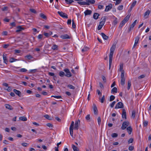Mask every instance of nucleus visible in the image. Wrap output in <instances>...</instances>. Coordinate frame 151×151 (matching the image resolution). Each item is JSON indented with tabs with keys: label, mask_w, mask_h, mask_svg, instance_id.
Instances as JSON below:
<instances>
[{
	"label": "nucleus",
	"mask_w": 151,
	"mask_h": 151,
	"mask_svg": "<svg viewBox=\"0 0 151 151\" xmlns=\"http://www.w3.org/2000/svg\"><path fill=\"white\" fill-rule=\"evenodd\" d=\"M117 136H118V134L116 133H112L111 134V136L113 137H114H114H117Z\"/></svg>",
	"instance_id": "09e8293b"
},
{
	"label": "nucleus",
	"mask_w": 151,
	"mask_h": 151,
	"mask_svg": "<svg viewBox=\"0 0 151 151\" xmlns=\"http://www.w3.org/2000/svg\"><path fill=\"white\" fill-rule=\"evenodd\" d=\"M121 80L120 83L122 86H124L125 84V78L124 77V74L122 72L121 75Z\"/></svg>",
	"instance_id": "20e7f679"
},
{
	"label": "nucleus",
	"mask_w": 151,
	"mask_h": 151,
	"mask_svg": "<svg viewBox=\"0 0 151 151\" xmlns=\"http://www.w3.org/2000/svg\"><path fill=\"white\" fill-rule=\"evenodd\" d=\"M101 96H100L99 97V99L100 100V102L101 103H103L105 100V96L103 95L101 98Z\"/></svg>",
	"instance_id": "c756f323"
},
{
	"label": "nucleus",
	"mask_w": 151,
	"mask_h": 151,
	"mask_svg": "<svg viewBox=\"0 0 151 151\" xmlns=\"http://www.w3.org/2000/svg\"><path fill=\"white\" fill-rule=\"evenodd\" d=\"M86 120H90V114L87 115L86 117Z\"/></svg>",
	"instance_id": "69168bd1"
},
{
	"label": "nucleus",
	"mask_w": 151,
	"mask_h": 151,
	"mask_svg": "<svg viewBox=\"0 0 151 151\" xmlns=\"http://www.w3.org/2000/svg\"><path fill=\"white\" fill-rule=\"evenodd\" d=\"M102 78L103 80V82L104 83H106V79L105 77L104 76H102Z\"/></svg>",
	"instance_id": "680f3d73"
},
{
	"label": "nucleus",
	"mask_w": 151,
	"mask_h": 151,
	"mask_svg": "<svg viewBox=\"0 0 151 151\" xmlns=\"http://www.w3.org/2000/svg\"><path fill=\"white\" fill-rule=\"evenodd\" d=\"M80 120L78 119L75 121L74 129H75L77 130L79 128V127L80 124Z\"/></svg>",
	"instance_id": "6e6552de"
},
{
	"label": "nucleus",
	"mask_w": 151,
	"mask_h": 151,
	"mask_svg": "<svg viewBox=\"0 0 151 151\" xmlns=\"http://www.w3.org/2000/svg\"><path fill=\"white\" fill-rule=\"evenodd\" d=\"M139 39V37L138 36H137L135 39V42L133 46V47H134L137 45L138 44Z\"/></svg>",
	"instance_id": "f3484780"
},
{
	"label": "nucleus",
	"mask_w": 151,
	"mask_h": 151,
	"mask_svg": "<svg viewBox=\"0 0 151 151\" xmlns=\"http://www.w3.org/2000/svg\"><path fill=\"white\" fill-rule=\"evenodd\" d=\"M73 128H70V134L72 137L73 136Z\"/></svg>",
	"instance_id": "2f4dec72"
},
{
	"label": "nucleus",
	"mask_w": 151,
	"mask_h": 151,
	"mask_svg": "<svg viewBox=\"0 0 151 151\" xmlns=\"http://www.w3.org/2000/svg\"><path fill=\"white\" fill-rule=\"evenodd\" d=\"M3 59L4 60V62L6 64H7L8 62L7 59L6 58V54L4 53L3 55Z\"/></svg>",
	"instance_id": "2eb2a0df"
},
{
	"label": "nucleus",
	"mask_w": 151,
	"mask_h": 151,
	"mask_svg": "<svg viewBox=\"0 0 151 151\" xmlns=\"http://www.w3.org/2000/svg\"><path fill=\"white\" fill-rule=\"evenodd\" d=\"M134 149V147L132 146H130L129 147V150H132Z\"/></svg>",
	"instance_id": "338daca9"
},
{
	"label": "nucleus",
	"mask_w": 151,
	"mask_h": 151,
	"mask_svg": "<svg viewBox=\"0 0 151 151\" xmlns=\"http://www.w3.org/2000/svg\"><path fill=\"white\" fill-rule=\"evenodd\" d=\"M99 86H100V87L101 88L104 89V86L101 82H100L99 83Z\"/></svg>",
	"instance_id": "052dcab7"
},
{
	"label": "nucleus",
	"mask_w": 151,
	"mask_h": 151,
	"mask_svg": "<svg viewBox=\"0 0 151 151\" xmlns=\"http://www.w3.org/2000/svg\"><path fill=\"white\" fill-rule=\"evenodd\" d=\"M5 106L6 108L7 109H9L11 110H13V108L9 104H5Z\"/></svg>",
	"instance_id": "412c9836"
},
{
	"label": "nucleus",
	"mask_w": 151,
	"mask_h": 151,
	"mask_svg": "<svg viewBox=\"0 0 151 151\" xmlns=\"http://www.w3.org/2000/svg\"><path fill=\"white\" fill-rule=\"evenodd\" d=\"M80 5H89L88 3H87L86 1H78L77 2Z\"/></svg>",
	"instance_id": "393cba45"
},
{
	"label": "nucleus",
	"mask_w": 151,
	"mask_h": 151,
	"mask_svg": "<svg viewBox=\"0 0 151 151\" xmlns=\"http://www.w3.org/2000/svg\"><path fill=\"white\" fill-rule=\"evenodd\" d=\"M46 125L50 128H52L53 127V125L52 124L50 123H47L46 124Z\"/></svg>",
	"instance_id": "a18cd8bd"
},
{
	"label": "nucleus",
	"mask_w": 151,
	"mask_h": 151,
	"mask_svg": "<svg viewBox=\"0 0 151 151\" xmlns=\"http://www.w3.org/2000/svg\"><path fill=\"white\" fill-rule=\"evenodd\" d=\"M134 141L133 138H130L128 141V142L129 144L132 143Z\"/></svg>",
	"instance_id": "37998d69"
},
{
	"label": "nucleus",
	"mask_w": 151,
	"mask_h": 151,
	"mask_svg": "<svg viewBox=\"0 0 151 151\" xmlns=\"http://www.w3.org/2000/svg\"><path fill=\"white\" fill-rule=\"evenodd\" d=\"M67 87L70 89H74L75 88L74 86L71 84L68 85L67 86Z\"/></svg>",
	"instance_id": "e433bc0d"
},
{
	"label": "nucleus",
	"mask_w": 151,
	"mask_h": 151,
	"mask_svg": "<svg viewBox=\"0 0 151 151\" xmlns=\"http://www.w3.org/2000/svg\"><path fill=\"white\" fill-rule=\"evenodd\" d=\"M40 17L42 19H43L45 20H46L47 19V17L43 13H40Z\"/></svg>",
	"instance_id": "a878e982"
},
{
	"label": "nucleus",
	"mask_w": 151,
	"mask_h": 151,
	"mask_svg": "<svg viewBox=\"0 0 151 151\" xmlns=\"http://www.w3.org/2000/svg\"><path fill=\"white\" fill-rule=\"evenodd\" d=\"M123 5H121L119 6L117 8V9L118 10H121L123 9Z\"/></svg>",
	"instance_id": "49530a36"
},
{
	"label": "nucleus",
	"mask_w": 151,
	"mask_h": 151,
	"mask_svg": "<svg viewBox=\"0 0 151 151\" xmlns=\"http://www.w3.org/2000/svg\"><path fill=\"white\" fill-rule=\"evenodd\" d=\"M19 119L22 121H26L27 120V118L24 116H20L19 117Z\"/></svg>",
	"instance_id": "cd10ccee"
},
{
	"label": "nucleus",
	"mask_w": 151,
	"mask_h": 151,
	"mask_svg": "<svg viewBox=\"0 0 151 151\" xmlns=\"http://www.w3.org/2000/svg\"><path fill=\"white\" fill-rule=\"evenodd\" d=\"M17 60V59L14 58H11L10 59V62L11 63H12Z\"/></svg>",
	"instance_id": "a19ab883"
},
{
	"label": "nucleus",
	"mask_w": 151,
	"mask_h": 151,
	"mask_svg": "<svg viewBox=\"0 0 151 151\" xmlns=\"http://www.w3.org/2000/svg\"><path fill=\"white\" fill-rule=\"evenodd\" d=\"M150 11V10H148L145 13L144 15V17L146 19L148 17L149 15Z\"/></svg>",
	"instance_id": "4468645a"
},
{
	"label": "nucleus",
	"mask_w": 151,
	"mask_h": 151,
	"mask_svg": "<svg viewBox=\"0 0 151 151\" xmlns=\"http://www.w3.org/2000/svg\"><path fill=\"white\" fill-rule=\"evenodd\" d=\"M123 63H121L120 65V68H119V71H121V73L122 72L124 74V71L123 70Z\"/></svg>",
	"instance_id": "dca6fc26"
},
{
	"label": "nucleus",
	"mask_w": 151,
	"mask_h": 151,
	"mask_svg": "<svg viewBox=\"0 0 151 151\" xmlns=\"http://www.w3.org/2000/svg\"><path fill=\"white\" fill-rule=\"evenodd\" d=\"M72 147L74 151H79L78 148L74 145H72Z\"/></svg>",
	"instance_id": "c85d7f7f"
},
{
	"label": "nucleus",
	"mask_w": 151,
	"mask_h": 151,
	"mask_svg": "<svg viewBox=\"0 0 151 151\" xmlns=\"http://www.w3.org/2000/svg\"><path fill=\"white\" fill-rule=\"evenodd\" d=\"M26 58H27L28 59L30 60L32 58V57L31 55H27L25 56Z\"/></svg>",
	"instance_id": "0e129e2a"
},
{
	"label": "nucleus",
	"mask_w": 151,
	"mask_h": 151,
	"mask_svg": "<svg viewBox=\"0 0 151 151\" xmlns=\"http://www.w3.org/2000/svg\"><path fill=\"white\" fill-rule=\"evenodd\" d=\"M122 117L123 119H127V114L126 110L124 109H122Z\"/></svg>",
	"instance_id": "9d476101"
},
{
	"label": "nucleus",
	"mask_w": 151,
	"mask_h": 151,
	"mask_svg": "<svg viewBox=\"0 0 151 151\" xmlns=\"http://www.w3.org/2000/svg\"><path fill=\"white\" fill-rule=\"evenodd\" d=\"M84 13L85 16L91 15L92 13V11L87 9L84 12Z\"/></svg>",
	"instance_id": "aec40b11"
},
{
	"label": "nucleus",
	"mask_w": 151,
	"mask_h": 151,
	"mask_svg": "<svg viewBox=\"0 0 151 151\" xmlns=\"http://www.w3.org/2000/svg\"><path fill=\"white\" fill-rule=\"evenodd\" d=\"M106 16H104L101 18V21L100 22L98 27V30H100L104 24L106 20Z\"/></svg>",
	"instance_id": "f03ea898"
},
{
	"label": "nucleus",
	"mask_w": 151,
	"mask_h": 151,
	"mask_svg": "<svg viewBox=\"0 0 151 151\" xmlns=\"http://www.w3.org/2000/svg\"><path fill=\"white\" fill-rule=\"evenodd\" d=\"M112 7V5L111 4H110L108 6H106L105 11L107 12L110 10Z\"/></svg>",
	"instance_id": "9b49d317"
},
{
	"label": "nucleus",
	"mask_w": 151,
	"mask_h": 151,
	"mask_svg": "<svg viewBox=\"0 0 151 151\" xmlns=\"http://www.w3.org/2000/svg\"><path fill=\"white\" fill-rule=\"evenodd\" d=\"M8 7L7 6H4L1 8V10L3 11H7L8 10Z\"/></svg>",
	"instance_id": "3c124183"
},
{
	"label": "nucleus",
	"mask_w": 151,
	"mask_h": 151,
	"mask_svg": "<svg viewBox=\"0 0 151 151\" xmlns=\"http://www.w3.org/2000/svg\"><path fill=\"white\" fill-rule=\"evenodd\" d=\"M135 112L133 110L132 112V117L134 118L135 117Z\"/></svg>",
	"instance_id": "4d7b16f0"
},
{
	"label": "nucleus",
	"mask_w": 151,
	"mask_h": 151,
	"mask_svg": "<svg viewBox=\"0 0 151 151\" xmlns=\"http://www.w3.org/2000/svg\"><path fill=\"white\" fill-rule=\"evenodd\" d=\"M20 71L22 72H26L27 70L25 68H23L20 69Z\"/></svg>",
	"instance_id": "13d9d810"
},
{
	"label": "nucleus",
	"mask_w": 151,
	"mask_h": 151,
	"mask_svg": "<svg viewBox=\"0 0 151 151\" xmlns=\"http://www.w3.org/2000/svg\"><path fill=\"white\" fill-rule=\"evenodd\" d=\"M66 73L65 76L68 77L72 76V75L69 70L68 68L65 69L63 70Z\"/></svg>",
	"instance_id": "423d86ee"
},
{
	"label": "nucleus",
	"mask_w": 151,
	"mask_h": 151,
	"mask_svg": "<svg viewBox=\"0 0 151 151\" xmlns=\"http://www.w3.org/2000/svg\"><path fill=\"white\" fill-rule=\"evenodd\" d=\"M116 47V45L114 43L110 50V53L109 55V69H110L112 62L113 55Z\"/></svg>",
	"instance_id": "f257e3e1"
},
{
	"label": "nucleus",
	"mask_w": 151,
	"mask_h": 151,
	"mask_svg": "<svg viewBox=\"0 0 151 151\" xmlns=\"http://www.w3.org/2000/svg\"><path fill=\"white\" fill-rule=\"evenodd\" d=\"M130 16L127 15L124 19L120 23L119 26V28H121L125 24V23L129 20Z\"/></svg>",
	"instance_id": "7ed1b4c3"
},
{
	"label": "nucleus",
	"mask_w": 151,
	"mask_h": 151,
	"mask_svg": "<svg viewBox=\"0 0 151 151\" xmlns=\"http://www.w3.org/2000/svg\"><path fill=\"white\" fill-rule=\"evenodd\" d=\"M144 126L145 127H146L147 126L148 124V122L147 121H145L143 122Z\"/></svg>",
	"instance_id": "e2e57ef3"
},
{
	"label": "nucleus",
	"mask_w": 151,
	"mask_h": 151,
	"mask_svg": "<svg viewBox=\"0 0 151 151\" xmlns=\"http://www.w3.org/2000/svg\"><path fill=\"white\" fill-rule=\"evenodd\" d=\"M17 29L16 31V32H19L21 31L22 30L24 29V28H22L21 26H18L17 27Z\"/></svg>",
	"instance_id": "a211bd4d"
},
{
	"label": "nucleus",
	"mask_w": 151,
	"mask_h": 151,
	"mask_svg": "<svg viewBox=\"0 0 151 151\" xmlns=\"http://www.w3.org/2000/svg\"><path fill=\"white\" fill-rule=\"evenodd\" d=\"M29 11L30 12H31L33 13L34 14H36L37 13L36 11L35 10V9H30Z\"/></svg>",
	"instance_id": "c03bdc74"
},
{
	"label": "nucleus",
	"mask_w": 151,
	"mask_h": 151,
	"mask_svg": "<svg viewBox=\"0 0 151 151\" xmlns=\"http://www.w3.org/2000/svg\"><path fill=\"white\" fill-rule=\"evenodd\" d=\"M58 14L61 17L66 18H68V15L62 12L58 11Z\"/></svg>",
	"instance_id": "1a4fd4ad"
},
{
	"label": "nucleus",
	"mask_w": 151,
	"mask_h": 151,
	"mask_svg": "<svg viewBox=\"0 0 151 151\" xmlns=\"http://www.w3.org/2000/svg\"><path fill=\"white\" fill-rule=\"evenodd\" d=\"M137 3V1H134L132 4L131 5V6L132 7V8H133L136 5V3Z\"/></svg>",
	"instance_id": "6e6d98bb"
},
{
	"label": "nucleus",
	"mask_w": 151,
	"mask_h": 151,
	"mask_svg": "<svg viewBox=\"0 0 151 151\" xmlns=\"http://www.w3.org/2000/svg\"><path fill=\"white\" fill-rule=\"evenodd\" d=\"M51 97H54L55 98L59 99H61L62 98L61 96H51Z\"/></svg>",
	"instance_id": "79ce46f5"
},
{
	"label": "nucleus",
	"mask_w": 151,
	"mask_h": 151,
	"mask_svg": "<svg viewBox=\"0 0 151 151\" xmlns=\"http://www.w3.org/2000/svg\"><path fill=\"white\" fill-rule=\"evenodd\" d=\"M66 3L67 4H70L74 2L73 0H65Z\"/></svg>",
	"instance_id": "f704fd0d"
},
{
	"label": "nucleus",
	"mask_w": 151,
	"mask_h": 151,
	"mask_svg": "<svg viewBox=\"0 0 151 151\" xmlns=\"http://www.w3.org/2000/svg\"><path fill=\"white\" fill-rule=\"evenodd\" d=\"M88 50V48L87 47H85L82 49V51L83 52L87 51Z\"/></svg>",
	"instance_id": "58836bf2"
},
{
	"label": "nucleus",
	"mask_w": 151,
	"mask_h": 151,
	"mask_svg": "<svg viewBox=\"0 0 151 151\" xmlns=\"http://www.w3.org/2000/svg\"><path fill=\"white\" fill-rule=\"evenodd\" d=\"M59 75L61 77H63L64 76H65V73L62 71H60L59 73Z\"/></svg>",
	"instance_id": "72a5a7b5"
},
{
	"label": "nucleus",
	"mask_w": 151,
	"mask_h": 151,
	"mask_svg": "<svg viewBox=\"0 0 151 151\" xmlns=\"http://www.w3.org/2000/svg\"><path fill=\"white\" fill-rule=\"evenodd\" d=\"M131 85V82L130 80H129L128 82L127 89L129 90Z\"/></svg>",
	"instance_id": "4c0bfd02"
},
{
	"label": "nucleus",
	"mask_w": 151,
	"mask_h": 151,
	"mask_svg": "<svg viewBox=\"0 0 151 151\" xmlns=\"http://www.w3.org/2000/svg\"><path fill=\"white\" fill-rule=\"evenodd\" d=\"M127 130L129 134H131L132 129L131 126L128 127L127 128Z\"/></svg>",
	"instance_id": "4be33fe9"
},
{
	"label": "nucleus",
	"mask_w": 151,
	"mask_h": 151,
	"mask_svg": "<svg viewBox=\"0 0 151 151\" xmlns=\"http://www.w3.org/2000/svg\"><path fill=\"white\" fill-rule=\"evenodd\" d=\"M114 18V20L113 22V24L114 25H116L117 23V18L115 17L114 16H113Z\"/></svg>",
	"instance_id": "c9c22d12"
},
{
	"label": "nucleus",
	"mask_w": 151,
	"mask_h": 151,
	"mask_svg": "<svg viewBox=\"0 0 151 151\" xmlns=\"http://www.w3.org/2000/svg\"><path fill=\"white\" fill-rule=\"evenodd\" d=\"M87 3H88L89 5L90 4H93L95 3V1L94 0H86Z\"/></svg>",
	"instance_id": "b1692460"
},
{
	"label": "nucleus",
	"mask_w": 151,
	"mask_h": 151,
	"mask_svg": "<svg viewBox=\"0 0 151 151\" xmlns=\"http://www.w3.org/2000/svg\"><path fill=\"white\" fill-rule=\"evenodd\" d=\"M52 49L54 50H58V46L56 45H54L52 47Z\"/></svg>",
	"instance_id": "473e14b6"
},
{
	"label": "nucleus",
	"mask_w": 151,
	"mask_h": 151,
	"mask_svg": "<svg viewBox=\"0 0 151 151\" xmlns=\"http://www.w3.org/2000/svg\"><path fill=\"white\" fill-rule=\"evenodd\" d=\"M99 15H100L98 13H95L93 14V17L95 19H98V17Z\"/></svg>",
	"instance_id": "bb28decb"
},
{
	"label": "nucleus",
	"mask_w": 151,
	"mask_h": 151,
	"mask_svg": "<svg viewBox=\"0 0 151 151\" xmlns=\"http://www.w3.org/2000/svg\"><path fill=\"white\" fill-rule=\"evenodd\" d=\"M122 0H116L115 4L116 5L120 4Z\"/></svg>",
	"instance_id": "8fccbe9b"
},
{
	"label": "nucleus",
	"mask_w": 151,
	"mask_h": 151,
	"mask_svg": "<svg viewBox=\"0 0 151 151\" xmlns=\"http://www.w3.org/2000/svg\"><path fill=\"white\" fill-rule=\"evenodd\" d=\"M116 102L115 101H113L112 103L110 105V107L111 108H113L114 107V105L115 104Z\"/></svg>",
	"instance_id": "603ef678"
},
{
	"label": "nucleus",
	"mask_w": 151,
	"mask_h": 151,
	"mask_svg": "<svg viewBox=\"0 0 151 151\" xmlns=\"http://www.w3.org/2000/svg\"><path fill=\"white\" fill-rule=\"evenodd\" d=\"M43 35L47 37H48L50 36L49 34L47 33L44 32Z\"/></svg>",
	"instance_id": "774afa93"
},
{
	"label": "nucleus",
	"mask_w": 151,
	"mask_h": 151,
	"mask_svg": "<svg viewBox=\"0 0 151 151\" xmlns=\"http://www.w3.org/2000/svg\"><path fill=\"white\" fill-rule=\"evenodd\" d=\"M93 110L94 114L97 115L98 114V110L97 107L95 104H93Z\"/></svg>",
	"instance_id": "f8f14e48"
},
{
	"label": "nucleus",
	"mask_w": 151,
	"mask_h": 151,
	"mask_svg": "<svg viewBox=\"0 0 151 151\" xmlns=\"http://www.w3.org/2000/svg\"><path fill=\"white\" fill-rule=\"evenodd\" d=\"M21 145L22 146H23L24 147H26L27 146V145H29V144L27 143L24 142V143H22L21 144Z\"/></svg>",
	"instance_id": "5fc2aeb1"
},
{
	"label": "nucleus",
	"mask_w": 151,
	"mask_h": 151,
	"mask_svg": "<svg viewBox=\"0 0 151 151\" xmlns=\"http://www.w3.org/2000/svg\"><path fill=\"white\" fill-rule=\"evenodd\" d=\"M124 107L123 103L121 102H119L116 104L115 108V109L123 108Z\"/></svg>",
	"instance_id": "0eeeda50"
},
{
	"label": "nucleus",
	"mask_w": 151,
	"mask_h": 151,
	"mask_svg": "<svg viewBox=\"0 0 151 151\" xmlns=\"http://www.w3.org/2000/svg\"><path fill=\"white\" fill-rule=\"evenodd\" d=\"M101 35L104 40H108L109 38V37L106 36V35L104 33H101Z\"/></svg>",
	"instance_id": "5701e85b"
},
{
	"label": "nucleus",
	"mask_w": 151,
	"mask_h": 151,
	"mask_svg": "<svg viewBox=\"0 0 151 151\" xmlns=\"http://www.w3.org/2000/svg\"><path fill=\"white\" fill-rule=\"evenodd\" d=\"M129 124V123L128 121H125L122 124L121 129L122 130L125 129Z\"/></svg>",
	"instance_id": "39448f33"
},
{
	"label": "nucleus",
	"mask_w": 151,
	"mask_h": 151,
	"mask_svg": "<svg viewBox=\"0 0 151 151\" xmlns=\"http://www.w3.org/2000/svg\"><path fill=\"white\" fill-rule=\"evenodd\" d=\"M117 92V89L116 87H114L111 90V92L112 93L113 92H114L115 93H116Z\"/></svg>",
	"instance_id": "7c9ffc66"
},
{
	"label": "nucleus",
	"mask_w": 151,
	"mask_h": 151,
	"mask_svg": "<svg viewBox=\"0 0 151 151\" xmlns=\"http://www.w3.org/2000/svg\"><path fill=\"white\" fill-rule=\"evenodd\" d=\"M13 91L19 97L21 96V93L20 91L14 89L13 90Z\"/></svg>",
	"instance_id": "6ab92c4d"
},
{
	"label": "nucleus",
	"mask_w": 151,
	"mask_h": 151,
	"mask_svg": "<svg viewBox=\"0 0 151 151\" xmlns=\"http://www.w3.org/2000/svg\"><path fill=\"white\" fill-rule=\"evenodd\" d=\"M60 37L63 39L70 38V36L66 34L61 35L60 36Z\"/></svg>",
	"instance_id": "ddd939ff"
},
{
	"label": "nucleus",
	"mask_w": 151,
	"mask_h": 151,
	"mask_svg": "<svg viewBox=\"0 0 151 151\" xmlns=\"http://www.w3.org/2000/svg\"><path fill=\"white\" fill-rule=\"evenodd\" d=\"M101 122V119L100 116H99L98 118V122L99 125H100Z\"/></svg>",
	"instance_id": "bf43d9fd"
},
{
	"label": "nucleus",
	"mask_w": 151,
	"mask_h": 151,
	"mask_svg": "<svg viewBox=\"0 0 151 151\" xmlns=\"http://www.w3.org/2000/svg\"><path fill=\"white\" fill-rule=\"evenodd\" d=\"M44 117L47 119L50 120L52 119H50V116L47 114H46L44 116Z\"/></svg>",
	"instance_id": "864d4df0"
},
{
	"label": "nucleus",
	"mask_w": 151,
	"mask_h": 151,
	"mask_svg": "<svg viewBox=\"0 0 151 151\" xmlns=\"http://www.w3.org/2000/svg\"><path fill=\"white\" fill-rule=\"evenodd\" d=\"M115 98L114 96L113 95H111L110 97L109 101H112L114 100Z\"/></svg>",
	"instance_id": "ea45409f"
},
{
	"label": "nucleus",
	"mask_w": 151,
	"mask_h": 151,
	"mask_svg": "<svg viewBox=\"0 0 151 151\" xmlns=\"http://www.w3.org/2000/svg\"><path fill=\"white\" fill-rule=\"evenodd\" d=\"M9 46V44H4L2 45L3 47L4 48H7Z\"/></svg>",
	"instance_id": "de8ad7c7"
}]
</instances>
